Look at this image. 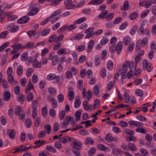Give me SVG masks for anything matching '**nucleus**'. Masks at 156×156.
Here are the masks:
<instances>
[{"mask_svg": "<svg viewBox=\"0 0 156 156\" xmlns=\"http://www.w3.org/2000/svg\"><path fill=\"white\" fill-rule=\"evenodd\" d=\"M42 115L44 117H45L48 115L47 108L46 106L43 107L41 110Z\"/></svg>", "mask_w": 156, "mask_h": 156, "instance_id": "obj_38", "label": "nucleus"}, {"mask_svg": "<svg viewBox=\"0 0 156 156\" xmlns=\"http://www.w3.org/2000/svg\"><path fill=\"white\" fill-rule=\"evenodd\" d=\"M108 13V11L107 10H105L104 12H102L100 14L98 17L101 19H105Z\"/></svg>", "mask_w": 156, "mask_h": 156, "instance_id": "obj_41", "label": "nucleus"}, {"mask_svg": "<svg viewBox=\"0 0 156 156\" xmlns=\"http://www.w3.org/2000/svg\"><path fill=\"white\" fill-rule=\"evenodd\" d=\"M137 33L139 35L143 34L148 35L150 34V32L148 29L146 28L144 29V27L140 26L137 29Z\"/></svg>", "mask_w": 156, "mask_h": 156, "instance_id": "obj_5", "label": "nucleus"}, {"mask_svg": "<svg viewBox=\"0 0 156 156\" xmlns=\"http://www.w3.org/2000/svg\"><path fill=\"white\" fill-rule=\"evenodd\" d=\"M23 68L21 66H19L17 70V73L18 75L20 76L23 73Z\"/></svg>", "mask_w": 156, "mask_h": 156, "instance_id": "obj_57", "label": "nucleus"}, {"mask_svg": "<svg viewBox=\"0 0 156 156\" xmlns=\"http://www.w3.org/2000/svg\"><path fill=\"white\" fill-rule=\"evenodd\" d=\"M94 45V41L92 40H90L88 43L87 45V51L88 52H90L93 48Z\"/></svg>", "mask_w": 156, "mask_h": 156, "instance_id": "obj_17", "label": "nucleus"}, {"mask_svg": "<svg viewBox=\"0 0 156 156\" xmlns=\"http://www.w3.org/2000/svg\"><path fill=\"white\" fill-rule=\"evenodd\" d=\"M11 96L10 92L6 91L4 95V99L6 101H9L10 98Z\"/></svg>", "mask_w": 156, "mask_h": 156, "instance_id": "obj_39", "label": "nucleus"}, {"mask_svg": "<svg viewBox=\"0 0 156 156\" xmlns=\"http://www.w3.org/2000/svg\"><path fill=\"white\" fill-rule=\"evenodd\" d=\"M109 41L108 38L104 37L101 40L100 44L102 45H104L108 43Z\"/></svg>", "mask_w": 156, "mask_h": 156, "instance_id": "obj_48", "label": "nucleus"}, {"mask_svg": "<svg viewBox=\"0 0 156 156\" xmlns=\"http://www.w3.org/2000/svg\"><path fill=\"white\" fill-rule=\"evenodd\" d=\"M83 105L84 109L86 110L87 111L90 109V107L89 106L88 103L87 101H84L83 103Z\"/></svg>", "mask_w": 156, "mask_h": 156, "instance_id": "obj_62", "label": "nucleus"}, {"mask_svg": "<svg viewBox=\"0 0 156 156\" xmlns=\"http://www.w3.org/2000/svg\"><path fill=\"white\" fill-rule=\"evenodd\" d=\"M97 148L101 151H105V152H108L110 151V149L104 145L102 144H99L97 145Z\"/></svg>", "mask_w": 156, "mask_h": 156, "instance_id": "obj_14", "label": "nucleus"}, {"mask_svg": "<svg viewBox=\"0 0 156 156\" xmlns=\"http://www.w3.org/2000/svg\"><path fill=\"white\" fill-rule=\"evenodd\" d=\"M138 17L137 13L136 12H133L130 14L129 17L131 20H134Z\"/></svg>", "mask_w": 156, "mask_h": 156, "instance_id": "obj_56", "label": "nucleus"}, {"mask_svg": "<svg viewBox=\"0 0 156 156\" xmlns=\"http://www.w3.org/2000/svg\"><path fill=\"white\" fill-rule=\"evenodd\" d=\"M135 68L134 63L133 61H126L123 64L122 68V73H126L128 79H130L132 77L133 74V69Z\"/></svg>", "mask_w": 156, "mask_h": 156, "instance_id": "obj_1", "label": "nucleus"}, {"mask_svg": "<svg viewBox=\"0 0 156 156\" xmlns=\"http://www.w3.org/2000/svg\"><path fill=\"white\" fill-rule=\"evenodd\" d=\"M30 19V17L28 16H26L19 19L17 20V22L19 23H24L28 22Z\"/></svg>", "mask_w": 156, "mask_h": 156, "instance_id": "obj_12", "label": "nucleus"}, {"mask_svg": "<svg viewBox=\"0 0 156 156\" xmlns=\"http://www.w3.org/2000/svg\"><path fill=\"white\" fill-rule=\"evenodd\" d=\"M104 0H91L89 3V5H100L102 3Z\"/></svg>", "mask_w": 156, "mask_h": 156, "instance_id": "obj_25", "label": "nucleus"}, {"mask_svg": "<svg viewBox=\"0 0 156 156\" xmlns=\"http://www.w3.org/2000/svg\"><path fill=\"white\" fill-rule=\"evenodd\" d=\"M106 71L105 68H102L101 71V76L102 78H104L106 76Z\"/></svg>", "mask_w": 156, "mask_h": 156, "instance_id": "obj_61", "label": "nucleus"}, {"mask_svg": "<svg viewBox=\"0 0 156 156\" xmlns=\"http://www.w3.org/2000/svg\"><path fill=\"white\" fill-rule=\"evenodd\" d=\"M70 121L72 122V124L73 125L74 124V122L73 119H72L70 116H66L64 121L61 124V127L63 128L66 127Z\"/></svg>", "mask_w": 156, "mask_h": 156, "instance_id": "obj_4", "label": "nucleus"}, {"mask_svg": "<svg viewBox=\"0 0 156 156\" xmlns=\"http://www.w3.org/2000/svg\"><path fill=\"white\" fill-rule=\"evenodd\" d=\"M65 115V111L64 110H62L59 113V119L62 120L64 119Z\"/></svg>", "mask_w": 156, "mask_h": 156, "instance_id": "obj_54", "label": "nucleus"}, {"mask_svg": "<svg viewBox=\"0 0 156 156\" xmlns=\"http://www.w3.org/2000/svg\"><path fill=\"white\" fill-rule=\"evenodd\" d=\"M57 54L58 55H65L67 54L66 49L65 48L60 49L58 51Z\"/></svg>", "mask_w": 156, "mask_h": 156, "instance_id": "obj_28", "label": "nucleus"}, {"mask_svg": "<svg viewBox=\"0 0 156 156\" xmlns=\"http://www.w3.org/2000/svg\"><path fill=\"white\" fill-rule=\"evenodd\" d=\"M94 143L93 139L90 137H87L85 140V143L86 144H93Z\"/></svg>", "mask_w": 156, "mask_h": 156, "instance_id": "obj_51", "label": "nucleus"}, {"mask_svg": "<svg viewBox=\"0 0 156 156\" xmlns=\"http://www.w3.org/2000/svg\"><path fill=\"white\" fill-rule=\"evenodd\" d=\"M8 80L9 83L10 84H12L13 83H17V81L16 80H14V78L12 75L8 76Z\"/></svg>", "mask_w": 156, "mask_h": 156, "instance_id": "obj_36", "label": "nucleus"}, {"mask_svg": "<svg viewBox=\"0 0 156 156\" xmlns=\"http://www.w3.org/2000/svg\"><path fill=\"white\" fill-rule=\"evenodd\" d=\"M28 54L27 52L23 53L22 55L21 59L23 61H26L28 58Z\"/></svg>", "mask_w": 156, "mask_h": 156, "instance_id": "obj_55", "label": "nucleus"}, {"mask_svg": "<svg viewBox=\"0 0 156 156\" xmlns=\"http://www.w3.org/2000/svg\"><path fill=\"white\" fill-rule=\"evenodd\" d=\"M49 114L52 117H54L56 115L55 110L53 108L50 109L49 111Z\"/></svg>", "mask_w": 156, "mask_h": 156, "instance_id": "obj_52", "label": "nucleus"}, {"mask_svg": "<svg viewBox=\"0 0 156 156\" xmlns=\"http://www.w3.org/2000/svg\"><path fill=\"white\" fill-rule=\"evenodd\" d=\"M64 3L65 7L67 9H73L76 7V5L73 3L72 0H65Z\"/></svg>", "mask_w": 156, "mask_h": 156, "instance_id": "obj_7", "label": "nucleus"}, {"mask_svg": "<svg viewBox=\"0 0 156 156\" xmlns=\"http://www.w3.org/2000/svg\"><path fill=\"white\" fill-rule=\"evenodd\" d=\"M74 97V94L73 89L70 87L69 89V91L68 94V99L70 100H73Z\"/></svg>", "mask_w": 156, "mask_h": 156, "instance_id": "obj_13", "label": "nucleus"}, {"mask_svg": "<svg viewBox=\"0 0 156 156\" xmlns=\"http://www.w3.org/2000/svg\"><path fill=\"white\" fill-rule=\"evenodd\" d=\"M113 66L114 63L112 61L110 60L108 61L107 63V68L108 70H112L113 68Z\"/></svg>", "mask_w": 156, "mask_h": 156, "instance_id": "obj_29", "label": "nucleus"}, {"mask_svg": "<svg viewBox=\"0 0 156 156\" xmlns=\"http://www.w3.org/2000/svg\"><path fill=\"white\" fill-rule=\"evenodd\" d=\"M44 129L46 132L48 134H49L51 131V126L50 125H45L44 126Z\"/></svg>", "mask_w": 156, "mask_h": 156, "instance_id": "obj_44", "label": "nucleus"}, {"mask_svg": "<svg viewBox=\"0 0 156 156\" xmlns=\"http://www.w3.org/2000/svg\"><path fill=\"white\" fill-rule=\"evenodd\" d=\"M14 49H24V45L22 44H15L11 46Z\"/></svg>", "mask_w": 156, "mask_h": 156, "instance_id": "obj_21", "label": "nucleus"}, {"mask_svg": "<svg viewBox=\"0 0 156 156\" xmlns=\"http://www.w3.org/2000/svg\"><path fill=\"white\" fill-rule=\"evenodd\" d=\"M92 96V93L90 90L88 91L86 94L83 95V98L88 101H89L91 99Z\"/></svg>", "mask_w": 156, "mask_h": 156, "instance_id": "obj_22", "label": "nucleus"}, {"mask_svg": "<svg viewBox=\"0 0 156 156\" xmlns=\"http://www.w3.org/2000/svg\"><path fill=\"white\" fill-rule=\"evenodd\" d=\"M46 149L48 151L52 153H55L56 151V150L54 147L50 145L47 146Z\"/></svg>", "mask_w": 156, "mask_h": 156, "instance_id": "obj_42", "label": "nucleus"}, {"mask_svg": "<svg viewBox=\"0 0 156 156\" xmlns=\"http://www.w3.org/2000/svg\"><path fill=\"white\" fill-rule=\"evenodd\" d=\"M85 48V46L84 44H81L79 45L76 48V50L78 52H81L83 51Z\"/></svg>", "mask_w": 156, "mask_h": 156, "instance_id": "obj_53", "label": "nucleus"}, {"mask_svg": "<svg viewBox=\"0 0 156 156\" xmlns=\"http://www.w3.org/2000/svg\"><path fill=\"white\" fill-rule=\"evenodd\" d=\"M142 46L141 43V40L139 39L136 43V47L135 48V50L136 51H138L140 50L141 47Z\"/></svg>", "mask_w": 156, "mask_h": 156, "instance_id": "obj_40", "label": "nucleus"}, {"mask_svg": "<svg viewBox=\"0 0 156 156\" xmlns=\"http://www.w3.org/2000/svg\"><path fill=\"white\" fill-rule=\"evenodd\" d=\"M128 123L129 124L130 126H143V123L139 122L133 120H130L129 122Z\"/></svg>", "mask_w": 156, "mask_h": 156, "instance_id": "obj_18", "label": "nucleus"}, {"mask_svg": "<svg viewBox=\"0 0 156 156\" xmlns=\"http://www.w3.org/2000/svg\"><path fill=\"white\" fill-rule=\"evenodd\" d=\"M128 147L129 150L132 151H135L137 150L136 145L132 143H129L128 145Z\"/></svg>", "mask_w": 156, "mask_h": 156, "instance_id": "obj_23", "label": "nucleus"}, {"mask_svg": "<svg viewBox=\"0 0 156 156\" xmlns=\"http://www.w3.org/2000/svg\"><path fill=\"white\" fill-rule=\"evenodd\" d=\"M51 106L53 108H55L58 107V103L56 99L54 98H51Z\"/></svg>", "mask_w": 156, "mask_h": 156, "instance_id": "obj_37", "label": "nucleus"}, {"mask_svg": "<svg viewBox=\"0 0 156 156\" xmlns=\"http://www.w3.org/2000/svg\"><path fill=\"white\" fill-rule=\"evenodd\" d=\"M135 93L136 95L137 96L141 97L144 94L143 91L140 89H137L135 91Z\"/></svg>", "mask_w": 156, "mask_h": 156, "instance_id": "obj_47", "label": "nucleus"}, {"mask_svg": "<svg viewBox=\"0 0 156 156\" xmlns=\"http://www.w3.org/2000/svg\"><path fill=\"white\" fill-rule=\"evenodd\" d=\"M106 140L108 142H112V141H116L117 139L116 137H113L110 133L107 134L105 137Z\"/></svg>", "mask_w": 156, "mask_h": 156, "instance_id": "obj_19", "label": "nucleus"}, {"mask_svg": "<svg viewBox=\"0 0 156 156\" xmlns=\"http://www.w3.org/2000/svg\"><path fill=\"white\" fill-rule=\"evenodd\" d=\"M114 14L113 12H111L107 14L105 18V20L107 21L111 20L114 16Z\"/></svg>", "mask_w": 156, "mask_h": 156, "instance_id": "obj_35", "label": "nucleus"}, {"mask_svg": "<svg viewBox=\"0 0 156 156\" xmlns=\"http://www.w3.org/2000/svg\"><path fill=\"white\" fill-rule=\"evenodd\" d=\"M33 67L35 68H40L41 67L40 62H39L36 59L33 61Z\"/></svg>", "mask_w": 156, "mask_h": 156, "instance_id": "obj_33", "label": "nucleus"}, {"mask_svg": "<svg viewBox=\"0 0 156 156\" xmlns=\"http://www.w3.org/2000/svg\"><path fill=\"white\" fill-rule=\"evenodd\" d=\"M46 141L43 140L41 141L40 140H37L34 143L35 145L34 146V148H39L43 145L46 144Z\"/></svg>", "mask_w": 156, "mask_h": 156, "instance_id": "obj_11", "label": "nucleus"}, {"mask_svg": "<svg viewBox=\"0 0 156 156\" xmlns=\"http://www.w3.org/2000/svg\"><path fill=\"white\" fill-rule=\"evenodd\" d=\"M84 36L83 34L80 33L74 36L73 38L74 40H79L83 37Z\"/></svg>", "mask_w": 156, "mask_h": 156, "instance_id": "obj_45", "label": "nucleus"}, {"mask_svg": "<svg viewBox=\"0 0 156 156\" xmlns=\"http://www.w3.org/2000/svg\"><path fill=\"white\" fill-rule=\"evenodd\" d=\"M49 50L48 48H45L41 51V55L42 57L44 56L49 52Z\"/></svg>", "mask_w": 156, "mask_h": 156, "instance_id": "obj_64", "label": "nucleus"}, {"mask_svg": "<svg viewBox=\"0 0 156 156\" xmlns=\"http://www.w3.org/2000/svg\"><path fill=\"white\" fill-rule=\"evenodd\" d=\"M131 38L129 37L126 36L125 37L123 40V42L125 45H128L130 41Z\"/></svg>", "mask_w": 156, "mask_h": 156, "instance_id": "obj_49", "label": "nucleus"}, {"mask_svg": "<svg viewBox=\"0 0 156 156\" xmlns=\"http://www.w3.org/2000/svg\"><path fill=\"white\" fill-rule=\"evenodd\" d=\"M72 144L74 148L76 150H80L81 148L82 144L79 140H75L72 142Z\"/></svg>", "mask_w": 156, "mask_h": 156, "instance_id": "obj_9", "label": "nucleus"}, {"mask_svg": "<svg viewBox=\"0 0 156 156\" xmlns=\"http://www.w3.org/2000/svg\"><path fill=\"white\" fill-rule=\"evenodd\" d=\"M34 88V86L30 81L28 82L27 86L25 87V91L27 93H28L31 89H33Z\"/></svg>", "mask_w": 156, "mask_h": 156, "instance_id": "obj_20", "label": "nucleus"}, {"mask_svg": "<svg viewBox=\"0 0 156 156\" xmlns=\"http://www.w3.org/2000/svg\"><path fill=\"white\" fill-rule=\"evenodd\" d=\"M122 41H119L116 45V51L118 54H119L122 50Z\"/></svg>", "mask_w": 156, "mask_h": 156, "instance_id": "obj_15", "label": "nucleus"}, {"mask_svg": "<svg viewBox=\"0 0 156 156\" xmlns=\"http://www.w3.org/2000/svg\"><path fill=\"white\" fill-rule=\"evenodd\" d=\"M143 68L144 70L147 69L148 72H151L152 69V65L147 60H144L143 62Z\"/></svg>", "mask_w": 156, "mask_h": 156, "instance_id": "obj_6", "label": "nucleus"}, {"mask_svg": "<svg viewBox=\"0 0 156 156\" xmlns=\"http://www.w3.org/2000/svg\"><path fill=\"white\" fill-rule=\"evenodd\" d=\"M15 113L16 115L18 116L20 119L23 120L25 119V115L21 107L17 106L15 109Z\"/></svg>", "mask_w": 156, "mask_h": 156, "instance_id": "obj_3", "label": "nucleus"}, {"mask_svg": "<svg viewBox=\"0 0 156 156\" xmlns=\"http://www.w3.org/2000/svg\"><path fill=\"white\" fill-rule=\"evenodd\" d=\"M30 11L28 13V15L30 16L36 14L39 11V9L37 7H32L30 8Z\"/></svg>", "mask_w": 156, "mask_h": 156, "instance_id": "obj_10", "label": "nucleus"}, {"mask_svg": "<svg viewBox=\"0 0 156 156\" xmlns=\"http://www.w3.org/2000/svg\"><path fill=\"white\" fill-rule=\"evenodd\" d=\"M46 135V133L44 131H42L39 132L37 134V137L39 138L44 137Z\"/></svg>", "mask_w": 156, "mask_h": 156, "instance_id": "obj_63", "label": "nucleus"}, {"mask_svg": "<svg viewBox=\"0 0 156 156\" xmlns=\"http://www.w3.org/2000/svg\"><path fill=\"white\" fill-rule=\"evenodd\" d=\"M119 124L122 127H126L128 126V123L123 120L120 121L119 122Z\"/></svg>", "mask_w": 156, "mask_h": 156, "instance_id": "obj_59", "label": "nucleus"}, {"mask_svg": "<svg viewBox=\"0 0 156 156\" xmlns=\"http://www.w3.org/2000/svg\"><path fill=\"white\" fill-rule=\"evenodd\" d=\"M50 32V29L46 28L43 30L42 31L39 32V34L42 36H44L48 35Z\"/></svg>", "mask_w": 156, "mask_h": 156, "instance_id": "obj_30", "label": "nucleus"}, {"mask_svg": "<svg viewBox=\"0 0 156 156\" xmlns=\"http://www.w3.org/2000/svg\"><path fill=\"white\" fill-rule=\"evenodd\" d=\"M100 100L98 99H96L94 102V105L92 107L90 108L91 110L99 108H100Z\"/></svg>", "mask_w": 156, "mask_h": 156, "instance_id": "obj_16", "label": "nucleus"}, {"mask_svg": "<svg viewBox=\"0 0 156 156\" xmlns=\"http://www.w3.org/2000/svg\"><path fill=\"white\" fill-rule=\"evenodd\" d=\"M112 150L113 153L117 156H120L122 153V151L121 150L119 149L116 148H113Z\"/></svg>", "mask_w": 156, "mask_h": 156, "instance_id": "obj_31", "label": "nucleus"}, {"mask_svg": "<svg viewBox=\"0 0 156 156\" xmlns=\"http://www.w3.org/2000/svg\"><path fill=\"white\" fill-rule=\"evenodd\" d=\"M150 12V10L148 9L144 11L140 14V17L142 18H144L149 14Z\"/></svg>", "mask_w": 156, "mask_h": 156, "instance_id": "obj_50", "label": "nucleus"}, {"mask_svg": "<svg viewBox=\"0 0 156 156\" xmlns=\"http://www.w3.org/2000/svg\"><path fill=\"white\" fill-rule=\"evenodd\" d=\"M87 19L86 17H82L74 21V23L76 24H80L85 21Z\"/></svg>", "mask_w": 156, "mask_h": 156, "instance_id": "obj_32", "label": "nucleus"}, {"mask_svg": "<svg viewBox=\"0 0 156 156\" xmlns=\"http://www.w3.org/2000/svg\"><path fill=\"white\" fill-rule=\"evenodd\" d=\"M62 45V43L60 42H58L55 44L53 46V49L54 50H58Z\"/></svg>", "mask_w": 156, "mask_h": 156, "instance_id": "obj_58", "label": "nucleus"}, {"mask_svg": "<svg viewBox=\"0 0 156 156\" xmlns=\"http://www.w3.org/2000/svg\"><path fill=\"white\" fill-rule=\"evenodd\" d=\"M49 60H52V64L53 66L56 65L58 61V55H53V53H51L50 55Z\"/></svg>", "mask_w": 156, "mask_h": 156, "instance_id": "obj_8", "label": "nucleus"}, {"mask_svg": "<svg viewBox=\"0 0 156 156\" xmlns=\"http://www.w3.org/2000/svg\"><path fill=\"white\" fill-rule=\"evenodd\" d=\"M93 92L94 95L98 97H99V87L98 85H95L93 88Z\"/></svg>", "mask_w": 156, "mask_h": 156, "instance_id": "obj_24", "label": "nucleus"}, {"mask_svg": "<svg viewBox=\"0 0 156 156\" xmlns=\"http://www.w3.org/2000/svg\"><path fill=\"white\" fill-rule=\"evenodd\" d=\"M123 99L125 103H128L129 101V97L128 93L126 92L124 93Z\"/></svg>", "mask_w": 156, "mask_h": 156, "instance_id": "obj_43", "label": "nucleus"}, {"mask_svg": "<svg viewBox=\"0 0 156 156\" xmlns=\"http://www.w3.org/2000/svg\"><path fill=\"white\" fill-rule=\"evenodd\" d=\"M136 131L137 132H139L144 134H146L147 133V130L144 128L140 127H137L136 129Z\"/></svg>", "mask_w": 156, "mask_h": 156, "instance_id": "obj_46", "label": "nucleus"}, {"mask_svg": "<svg viewBox=\"0 0 156 156\" xmlns=\"http://www.w3.org/2000/svg\"><path fill=\"white\" fill-rule=\"evenodd\" d=\"M34 47V43L31 42H29L24 45V49H33Z\"/></svg>", "mask_w": 156, "mask_h": 156, "instance_id": "obj_26", "label": "nucleus"}, {"mask_svg": "<svg viewBox=\"0 0 156 156\" xmlns=\"http://www.w3.org/2000/svg\"><path fill=\"white\" fill-rule=\"evenodd\" d=\"M25 99V97L24 95L21 94L18 96L17 100L22 104L24 102Z\"/></svg>", "mask_w": 156, "mask_h": 156, "instance_id": "obj_60", "label": "nucleus"}, {"mask_svg": "<svg viewBox=\"0 0 156 156\" xmlns=\"http://www.w3.org/2000/svg\"><path fill=\"white\" fill-rule=\"evenodd\" d=\"M137 26L136 25H133L132 26L130 30V34L132 35H133L136 32L137 30Z\"/></svg>", "mask_w": 156, "mask_h": 156, "instance_id": "obj_27", "label": "nucleus"}, {"mask_svg": "<svg viewBox=\"0 0 156 156\" xmlns=\"http://www.w3.org/2000/svg\"><path fill=\"white\" fill-rule=\"evenodd\" d=\"M46 79L49 81L53 80V83L57 84L59 82L60 76L54 73H51L47 76Z\"/></svg>", "mask_w": 156, "mask_h": 156, "instance_id": "obj_2", "label": "nucleus"}, {"mask_svg": "<svg viewBox=\"0 0 156 156\" xmlns=\"http://www.w3.org/2000/svg\"><path fill=\"white\" fill-rule=\"evenodd\" d=\"M76 24L75 23L74 21L73 24H71L69 26L66 25L67 30L68 31H70L75 30L76 27Z\"/></svg>", "mask_w": 156, "mask_h": 156, "instance_id": "obj_34", "label": "nucleus"}]
</instances>
